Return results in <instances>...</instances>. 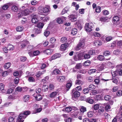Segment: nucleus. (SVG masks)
Here are the masks:
<instances>
[{
    "label": "nucleus",
    "mask_w": 122,
    "mask_h": 122,
    "mask_svg": "<svg viewBox=\"0 0 122 122\" xmlns=\"http://www.w3.org/2000/svg\"><path fill=\"white\" fill-rule=\"evenodd\" d=\"M103 54L104 56H108L111 55V53L109 51L106 50L103 52Z\"/></svg>",
    "instance_id": "nucleus-16"
},
{
    "label": "nucleus",
    "mask_w": 122,
    "mask_h": 122,
    "mask_svg": "<svg viewBox=\"0 0 122 122\" xmlns=\"http://www.w3.org/2000/svg\"><path fill=\"white\" fill-rule=\"evenodd\" d=\"M72 97L73 98L78 97L80 96V93L79 92L73 89L72 92Z\"/></svg>",
    "instance_id": "nucleus-4"
},
{
    "label": "nucleus",
    "mask_w": 122,
    "mask_h": 122,
    "mask_svg": "<svg viewBox=\"0 0 122 122\" xmlns=\"http://www.w3.org/2000/svg\"><path fill=\"white\" fill-rule=\"evenodd\" d=\"M65 77L63 76H59L57 77V80L60 82H62L65 81Z\"/></svg>",
    "instance_id": "nucleus-10"
},
{
    "label": "nucleus",
    "mask_w": 122,
    "mask_h": 122,
    "mask_svg": "<svg viewBox=\"0 0 122 122\" xmlns=\"http://www.w3.org/2000/svg\"><path fill=\"white\" fill-rule=\"evenodd\" d=\"M96 99L97 101L100 100L101 99L102 97L100 95H98L96 96Z\"/></svg>",
    "instance_id": "nucleus-52"
},
{
    "label": "nucleus",
    "mask_w": 122,
    "mask_h": 122,
    "mask_svg": "<svg viewBox=\"0 0 122 122\" xmlns=\"http://www.w3.org/2000/svg\"><path fill=\"white\" fill-rule=\"evenodd\" d=\"M21 46V48H23L27 46L31 47V46L29 45V43L27 41H25L23 42Z\"/></svg>",
    "instance_id": "nucleus-7"
},
{
    "label": "nucleus",
    "mask_w": 122,
    "mask_h": 122,
    "mask_svg": "<svg viewBox=\"0 0 122 122\" xmlns=\"http://www.w3.org/2000/svg\"><path fill=\"white\" fill-rule=\"evenodd\" d=\"M112 37L110 36L107 37L106 38V40L107 41H110L112 39Z\"/></svg>",
    "instance_id": "nucleus-61"
},
{
    "label": "nucleus",
    "mask_w": 122,
    "mask_h": 122,
    "mask_svg": "<svg viewBox=\"0 0 122 122\" xmlns=\"http://www.w3.org/2000/svg\"><path fill=\"white\" fill-rule=\"evenodd\" d=\"M34 31L35 34H38L41 32V30L37 28L35 29L34 30Z\"/></svg>",
    "instance_id": "nucleus-33"
},
{
    "label": "nucleus",
    "mask_w": 122,
    "mask_h": 122,
    "mask_svg": "<svg viewBox=\"0 0 122 122\" xmlns=\"http://www.w3.org/2000/svg\"><path fill=\"white\" fill-rule=\"evenodd\" d=\"M94 81L95 82V84L97 85L100 82V81L99 78H97L95 79L94 80Z\"/></svg>",
    "instance_id": "nucleus-50"
},
{
    "label": "nucleus",
    "mask_w": 122,
    "mask_h": 122,
    "mask_svg": "<svg viewBox=\"0 0 122 122\" xmlns=\"http://www.w3.org/2000/svg\"><path fill=\"white\" fill-rule=\"evenodd\" d=\"M84 46V40H80V42L76 47L75 49L78 51L81 48L83 49Z\"/></svg>",
    "instance_id": "nucleus-3"
},
{
    "label": "nucleus",
    "mask_w": 122,
    "mask_h": 122,
    "mask_svg": "<svg viewBox=\"0 0 122 122\" xmlns=\"http://www.w3.org/2000/svg\"><path fill=\"white\" fill-rule=\"evenodd\" d=\"M57 94V92H53L50 94V97L51 98L54 97Z\"/></svg>",
    "instance_id": "nucleus-26"
},
{
    "label": "nucleus",
    "mask_w": 122,
    "mask_h": 122,
    "mask_svg": "<svg viewBox=\"0 0 122 122\" xmlns=\"http://www.w3.org/2000/svg\"><path fill=\"white\" fill-rule=\"evenodd\" d=\"M48 86L46 85H44L42 87V89L45 91H46L48 90Z\"/></svg>",
    "instance_id": "nucleus-44"
},
{
    "label": "nucleus",
    "mask_w": 122,
    "mask_h": 122,
    "mask_svg": "<svg viewBox=\"0 0 122 122\" xmlns=\"http://www.w3.org/2000/svg\"><path fill=\"white\" fill-rule=\"evenodd\" d=\"M117 45L118 46L120 47L122 46V41H120L117 43Z\"/></svg>",
    "instance_id": "nucleus-62"
},
{
    "label": "nucleus",
    "mask_w": 122,
    "mask_h": 122,
    "mask_svg": "<svg viewBox=\"0 0 122 122\" xmlns=\"http://www.w3.org/2000/svg\"><path fill=\"white\" fill-rule=\"evenodd\" d=\"M85 101L86 102L90 104H93L94 102V100L90 97H88L86 99Z\"/></svg>",
    "instance_id": "nucleus-17"
},
{
    "label": "nucleus",
    "mask_w": 122,
    "mask_h": 122,
    "mask_svg": "<svg viewBox=\"0 0 122 122\" xmlns=\"http://www.w3.org/2000/svg\"><path fill=\"white\" fill-rule=\"evenodd\" d=\"M61 55L59 53H57L54 54L51 57V61L56 59V58L60 57Z\"/></svg>",
    "instance_id": "nucleus-11"
},
{
    "label": "nucleus",
    "mask_w": 122,
    "mask_h": 122,
    "mask_svg": "<svg viewBox=\"0 0 122 122\" xmlns=\"http://www.w3.org/2000/svg\"><path fill=\"white\" fill-rule=\"evenodd\" d=\"M78 114V112L75 111H73L71 112L70 115L71 116L73 117H76Z\"/></svg>",
    "instance_id": "nucleus-13"
},
{
    "label": "nucleus",
    "mask_w": 122,
    "mask_h": 122,
    "mask_svg": "<svg viewBox=\"0 0 122 122\" xmlns=\"http://www.w3.org/2000/svg\"><path fill=\"white\" fill-rule=\"evenodd\" d=\"M9 8L8 4H6L4 5L2 7V9L4 10H7Z\"/></svg>",
    "instance_id": "nucleus-38"
},
{
    "label": "nucleus",
    "mask_w": 122,
    "mask_h": 122,
    "mask_svg": "<svg viewBox=\"0 0 122 122\" xmlns=\"http://www.w3.org/2000/svg\"><path fill=\"white\" fill-rule=\"evenodd\" d=\"M72 85V84L71 83H69L67 84L66 87L67 88L66 90V91H68L69 89L70 88Z\"/></svg>",
    "instance_id": "nucleus-25"
},
{
    "label": "nucleus",
    "mask_w": 122,
    "mask_h": 122,
    "mask_svg": "<svg viewBox=\"0 0 122 122\" xmlns=\"http://www.w3.org/2000/svg\"><path fill=\"white\" fill-rule=\"evenodd\" d=\"M71 118L70 117L68 118L67 119H64L65 122H71Z\"/></svg>",
    "instance_id": "nucleus-64"
},
{
    "label": "nucleus",
    "mask_w": 122,
    "mask_h": 122,
    "mask_svg": "<svg viewBox=\"0 0 122 122\" xmlns=\"http://www.w3.org/2000/svg\"><path fill=\"white\" fill-rule=\"evenodd\" d=\"M79 56L78 55L77 56H74V59L75 61H77V60H80L81 58L79 57Z\"/></svg>",
    "instance_id": "nucleus-47"
},
{
    "label": "nucleus",
    "mask_w": 122,
    "mask_h": 122,
    "mask_svg": "<svg viewBox=\"0 0 122 122\" xmlns=\"http://www.w3.org/2000/svg\"><path fill=\"white\" fill-rule=\"evenodd\" d=\"M27 58L25 57L21 56L20 57V60L21 61L24 62L26 61Z\"/></svg>",
    "instance_id": "nucleus-58"
},
{
    "label": "nucleus",
    "mask_w": 122,
    "mask_h": 122,
    "mask_svg": "<svg viewBox=\"0 0 122 122\" xmlns=\"http://www.w3.org/2000/svg\"><path fill=\"white\" fill-rule=\"evenodd\" d=\"M40 53V52L38 51H35L33 52V55L34 56H37Z\"/></svg>",
    "instance_id": "nucleus-48"
},
{
    "label": "nucleus",
    "mask_w": 122,
    "mask_h": 122,
    "mask_svg": "<svg viewBox=\"0 0 122 122\" xmlns=\"http://www.w3.org/2000/svg\"><path fill=\"white\" fill-rule=\"evenodd\" d=\"M93 86L92 85H90L89 86L88 88H84V92L86 91V92H84V94L88 93L90 90H91Z\"/></svg>",
    "instance_id": "nucleus-20"
},
{
    "label": "nucleus",
    "mask_w": 122,
    "mask_h": 122,
    "mask_svg": "<svg viewBox=\"0 0 122 122\" xmlns=\"http://www.w3.org/2000/svg\"><path fill=\"white\" fill-rule=\"evenodd\" d=\"M26 116L23 113L20 114L19 117L18 121L16 122H23L24 121V119L25 118Z\"/></svg>",
    "instance_id": "nucleus-6"
},
{
    "label": "nucleus",
    "mask_w": 122,
    "mask_h": 122,
    "mask_svg": "<svg viewBox=\"0 0 122 122\" xmlns=\"http://www.w3.org/2000/svg\"><path fill=\"white\" fill-rule=\"evenodd\" d=\"M93 44L94 45L97 47H99L102 44V43L98 41H95Z\"/></svg>",
    "instance_id": "nucleus-19"
},
{
    "label": "nucleus",
    "mask_w": 122,
    "mask_h": 122,
    "mask_svg": "<svg viewBox=\"0 0 122 122\" xmlns=\"http://www.w3.org/2000/svg\"><path fill=\"white\" fill-rule=\"evenodd\" d=\"M23 28V27L22 26H18L16 28V30L18 31H21L22 30Z\"/></svg>",
    "instance_id": "nucleus-37"
},
{
    "label": "nucleus",
    "mask_w": 122,
    "mask_h": 122,
    "mask_svg": "<svg viewBox=\"0 0 122 122\" xmlns=\"http://www.w3.org/2000/svg\"><path fill=\"white\" fill-rule=\"evenodd\" d=\"M8 122H14L15 118L13 117H9L8 120Z\"/></svg>",
    "instance_id": "nucleus-35"
},
{
    "label": "nucleus",
    "mask_w": 122,
    "mask_h": 122,
    "mask_svg": "<svg viewBox=\"0 0 122 122\" xmlns=\"http://www.w3.org/2000/svg\"><path fill=\"white\" fill-rule=\"evenodd\" d=\"M24 100L25 102H26L28 101L29 100V96L26 95L24 96Z\"/></svg>",
    "instance_id": "nucleus-34"
},
{
    "label": "nucleus",
    "mask_w": 122,
    "mask_h": 122,
    "mask_svg": "<svg viewBox=\"0 0 122 122\" xmlns=\"http://www.w3.org/2000/svg\"><path fill=\"white\" fill-rule=\"evenodd\" d=\"M22 11L24 15H27L30 13L29 10L28 9H26Z\"/></svg>",
    "instance_id": "nucleus-22"
},
{
    "label": "nucleus",
    "mask_w": 122,
    "mask_h": 122,
    "mask_svg": "<svg viewBox=\"0 0 122 122\" xmlns=\"http://www.w3.org/2000/svg\"><path fill=\"white\" fill-rule=\"evenodd\" d=\"M117 96L119 97L122 95V91L119 90L117 92Z\"/></svg>",
    "instance_id": "nucleus-56"
},
{
    "label": "nucleus",
    "mask_w": 122,
    "mask_h": 122,
    "mask_svg": "<svg viewBox=\"0 0 122 122\" xmlns=\"http://www.w3.org/2000/svg\"><path fill=\"white\" fill-rule=\"evenodd\" d=\"M28 81L30 82H35V80L33 77L30 76L29 78Z\"/></svg>",
    "instance_id": "nucleus-51"
},
{
    "label": "nucleus",
    "mask_w": 122,
    "mask_h": 122,
    "mask_svg": "<svg viewBox=\"0 0 122 122\" xmlns=\"http://www.w3.org/2000/svg\"><path fill=\"white\" fill-rule=\"evenodd\" d=\"M95 11L97 13H99L101 11V8L99 6H97L95 9Z\"/></svg>",
    "instance_id": "nucleus-40"
},
{
    "label": "nucleus",
    "mask_w": 122,
    "mask_h": 122,
    "mask_svg": "<svg viewBox=\"0 0 122 122\" xmlns=\"http://www.w3.org/2000/svg\"><path fill=\"white\" fill-rule=\"evenodd\" d=\"M11 10L13 12H16L18 11V9L17 6L15 5H14L12 7Z\"/></svg>",
    "instance_id": "nucleus-21"
},
{
    "label": "nucleus",
    "mask_w": 122,
    "mask_h": 122,
    "mask_svg": "<svg viewBox=\"0 0 122 122\" xmlns=\"http://www.w3.org/2000/svg\"><path fill=\"white\" fill-rule=\"evenodd\" d=\"M50 11V9L46 7L43 8L40 6L38 8V13L41 15H42L43 13H47Z\"/></svg>",
    "instance_id": "nucleus-2"
},
{
    "label": "nucleus",
    "mask_w": 122,
    "mask_h": 122,
    "mask_svg": "<svg viewBox=\"0 0 122 122\" xmlns=\"http://www.w3.org/2000/svg\"><path fill=\"white\" fill-rule=\"evenodd\" d=\"M121 51L119 49H117L113 51V53L115 55H118L120 53Z\"/></svg>",
    "instance_id": "nucleus-49"
},
{
    "label": "nucleus",
    "mask_w": 122,
    "mask_h": 122,
    "mask_svg": "<svg viewBox=\"0 0 122 122\" xmlns=\"http://www.w3.org/2000/svg\"><path fill=\"white\" fill-rule=\"evenodd\" d=\"M24 15V14L23 13L22 11H21L18 14V18H21Z\"/></svg>",
    "instance_id": "nucleus-46"
},
{
    "label": "nucleus",
    "mask_w": 122,
    "mask_h": 122,
    "mask_svg": "<svg viewBox=\"0 0 122 122\" xmlns=\"http://www.w3.org/2000/svg\"><path fill=\"white\" fill-rule=\"evenodd\" d=\"M11 65V64L10 62L7 63L5 64L4 65V68L6 69H7L9 68Z\"/></svg>",
    "instance_id": "nucleus-30"
},
{
    "label": "nucleus",
    "mask_w": 122,
    "mask_h": 122,
    "mask_svg": "<svg viewBox=\"0 0 122 122\" xmlns=\"http://www.w3.org/2000/svg\"><path fill=\"white\" fill-rule=\"evenodd\" d=\"M101 92V91L100 89L95 90H93L92 92L90 93V94L91 95H95L96 94H97L100 93Z\"/></svg>",
    "instance_id": "nucleus-12"
},
{
    "label": "nucleus",
    "mask_w": 122,
    "mask_h": 122,
    "mask_svg": "<svg viewBox=\"0 0 122 122\" xmlns=\"http://www.w3.org/2000/svg\"><path fill=\"white\" fill-rule=\"evenodd\" d=\"M77 31V29L76 28H74L72 30V31L71 32V34L73 35H74L76 34Z\"/></svg>",
    "instance_id": "nucleus-27"
},
{
    "label": "nucleus",
    "mask_w": 122,
    "mask_h": 122,
    "mask_svg": "<svg viewBox=\"0 0 122 122\" xmlns=\"http://www.w3.org/2000/svg\"><path fill=\"white\" fill-rule=\"evenodd\" d=\"M119 20V17L118 16H116L114 17L112 20L114 22V23H117L118 22Z\"/></svg>",
    "instance_id": "nucleus-18"
},
{
    "label": "nucleus",
    "mask_w": 122,
    "mask_h": 122,
    "mask_svg": "<svg viewBox=\"0 0 122 122\" xmlns=\"http://www.w3.org/2000/svg\"><path fill=\"white\" fill-rule=\"evenodd\" d=\"M88 53L90 56L92 55H94L96 53L95 51L94 50L91 49L88 51Z\"/></svg>",
    "instance_id": "nucleus-23"
},
{
    "label": "nucleus",
    "mask_w": 122,
    "mask_h": 122,
    "mask_svg": "<svg viewBox=\"0 0 122 122\" xmlns=\"http://www.w3.org/2000/svg\"><path fill=\"white\" fill-rule=\"evenodd\" d=\"M31 21L32 23H36L38 22V20L36 15H35L33 16L32 18Z\"/></svg>",
    "instance_id": "nucleus-15"
},
{
    "label": "nucleus",
    "mask_w": 122,
    "mask_h": 122,
    "mask_svg": "<svg viewBox=\"0 0 122 122\" xmlns=\"http://www.w3.org/2000/svg\"><path fill=\"white\" fill-rule=\"evenodd\" d=\"M107 17H102L100 18V20L102 21H105L107 20Z\"/></svg>",
    "instance_id": "nucleus-36"
},
{
    "label": "nucleus",
    "mask_w": 122,
    "mask_h": 122,
    "mask_svg": "<svg viewBox=\"0 0 122 122\" xmlns=\"http://www.w3.org/2000/svg\"><path fill=\"white\" fill-rule=\"evenodd\" d=\"M91 61L89 60H87L84 62V66H88L90 65Z\"/></svg>",
    "instance_id": "nucleus-29"
},
{
    "label": "nucleus",
    "mask_w": 122,
    "mask_h": 122,
    "mask_svg": "<svg viewBox=\"0 0 122 122\" xmlns=\"http://www.w3.org/2000/svg\"><path fill=\"white\" fill-rule=\"evenodd\" d=\"M65 110L67 112H69L71 111L72 108L71 107H66L65 109Z\"/></svg>",
    "instance_id": "nucleus-55"
},
{
    "label": "nucleus",
    "mask_w": 122,
    "mask_h": 122,
    "mask_svg": "<svg viewBox=\"0 0 122 122\" xmlns=\"http://www.w3.org/2000/svg\"><path fill=\"white\" fill-rule=\"evenodd\" d=\"M53 72L55 74H59L60 72V71L59 69H56L53 71Z\"/></svg>",
    "instance_id": "nucleus-39"
},
{
    "label": "nucleus",
    "mask_w": 122,
    "mask_h": 122,
    "mask_svg": "<svg viewBox=\"0 0 122 122\" xmlns=\"http://www.w3.org/2000/svg\"><path fill=\"white\" fill-rule=\"evenodd\" d=\"M50 33V32L49 31L45 30L44 33V35L46 37H47L49 35Z\"/></svg>",
    "instance_id": "nucleus-53"
},
{
    "label": "nucleus",
    "mask_w": 122,
    "mask_h": 122,
    "mask_svg": "<svg viewBox=\"0 0 122 122\" xmlns=\"http://www.w3.org/2000/svg\"><path fill=\"white\" fill-rule=\"evenodd\" d=\"M110 57H109V58H108L105 59V57L103 55H99L97 56V60H98L100 61H102L104 60H108L110 59Z\"/></svg>",
    "instance_id": "nucleus-5"
},
{
    "label": "nucleus",
    "mask_w": 122,
    "mask_h": 122,
    "mask_svg": "<svg viewBox=\"0 0 122 122\" xmlns=\"http://www.w3.org/2000/svg\"><path fill=\"white\" fill-rule=\"evenodd\" d=\"M67 39L66 37H62L61 39V41L62 43L66 42Z\"/></svg>",
    "instance_id": "nucleus-31"
},
{
    "label": "nucleus",
    "mask_w": 122,
    "mask_h": 122,
    "mask_svg": "<svg viewBox=\"0 0 122 122\" xmlns=\"http://www.w3.org/2000/svg\"><path fill=\"white\" fill-rule=\"evenodd\" d=\"M102 14L105 15H107L109 14V12L107 10H103L102 12Z\"/></svg>",
    "instance_id": "nucleus-63"
},
{
    "label": "nucleus",
    "mask_w": 122,
    "mask_h": 122,
    "mask_svg": "<svg viewBox=\"0 0 122 122\" xmlns=\"http://www.w3.org/2000/svg\"><path fill=\"white\" fill-rule=\"evenodd\" d=\"M69 46V44L67 43H65L62 44L61 46L60 50L62 51H65L68 47Z\"/></svg>",
    "instance_id": "nucleus-8"
},
{
    "label": "nucleus",
    "mask_w": 122,
    "mask_h": 122,
    "mask_svg": "<svg viewBox=\"0 0 122 122\" xmlns=\"http://www.w3.org/2000/svg\"><path fill=\"white\" fill-rule=\"evenodd\" d=\"M8 50L12 51L14 49V47L12 45L9 44L7 47Z\"/></svg>",
    "instance_id": "nucleus-24"
},
{
    "label": "nucleus",
    "mask_w": 122,
    "mask_h": 122,
    "mask_svg": "<svg viewBox=\"0 0 122 122\" xmlns=\"http://www.w3.org/2000/svg\"><path fill=\"white\" fill-rule=\"evenodd\" d=\"M99 106L98 104H96L94 106L93 109L95 110H97L99 108Z\"/></svg>",
    "instance_id": "nucleus-57"
},
{
    "label": "nucleus",
    "mask_w": 122,
    "mask_h": 122,
    "mask_svg": "<svg viewBox=\"0 0 122 122\" xmlns=\"http://www.w3.org/2000/svg\"><path fill=\"white\" fill-rule=\"evenodd\" d=\"M56 39L54 37H52L50 39V41L52 43H53L55 42Z\"/></svg>",
    "instance_id": "nucleus-59"
},
{
    "label": "nucleus",
    "mask_w": 122,
    "mask_h": 122,
    "mask_svg": "<svg viewBox=\"0 0 122 122\" xmlns=\"http://www.w3.org/2000/svg\"><path fill=\"white\" fill-rule=\"evenodd\" d=\"M35 98L37 101L41 100L42 99L41 96L39 94H38L36 96H35Z\"/></svg>",
    "instance_id": "nucleus-28"
},
{
    "label": "nucleus",
    "mask_w": 122,
    "mask_h": 122,
    "mask_svg": "<svg viewBox=\"0 0 122 122\" xmlns=\"http://www.w3.org/2000/svg\"><path fill=\"white\" fill-rule=\"evenodd\" d=\"M90 56L88 53L84 55V59H88L90 57Z\"/></svg>",
    "instance_id": "nucleus-54"
},
{
    "label": "nucleus",
    "mask_w": 122,
    "mask_h": 122,
    "mask_svg": "<svg viewBox=\"0 0 122 122\" xmlns=\"http://www.w3.org/2000/svg\"><path fill=\"white\" fill-rule=\"evenodd\" d=\"M80 110L81 111V113L82 114L84 112V107L83 106H81Z\"/></svg>",
    "instance_id": "nucleus-60"
},
{
    "label": "nucleus",
    "mask_w": 122,
    "mask_h": 122,
    "mask_svg": "<svg viewBox=\"0 0 122 122\" xmlns=\"http://www.w3.org/2000/svg\"><path fill=\"white\" fill-rule=\"evenodd\" d=\"M104 98L106 101H109L111 99V97L109 95H107L104 96Z\"/></svg>",
    "instance_id": "nucleus-42"
},
{
    "label": "nucleus",
    "mask_w": 122,
    "mask_h": 122,
    "mask_svg": "<svg viewBox=\"0 0 122 122\" xmlns=\"http://www.w3.org/2000/svg\"><path fill=\"white\" fill-rule=\"evenodd\" d=\"M43 25V24L41 22L39 23L37 25V26L39 28H42Z\"/></svg>",
    "instance_id": "nucleus-41"
},
{
    "label": "nucleus",
    "mask_w": 122,
    "mask_h": 122,
    "mask_svg": "<svg viewBox=\"0 0 122 122\" xmlns=\"http://www.w3.org/2000/svg\"><path fill=\"white\" fill-rule=\"evenodd\" d=\"M94 26L93 23H89L86 24L84 27L85 31L87 32H89L93 30Z\"/></svg>",
    "instance_id": "nucleus-1"
},
{
    "label": "nucleus",
    "mask_w": 122,
    "mask_h": 122,
    "mask_svg": "<svg viewBox=\"0 0 122 122\" xmlns=\"http://www.w3.org/2000/svg\"><path fill=\"white\" fill-rule=\"evenodd\" d=\"M82 66V65L80 63L77 64L75 67L76 69H79L81 68Z\"/></svg>",
    "instance_id": "nucleus-45"
},
{
    "label": "nucleus",
    "mask_w": 122,
    "mask_h": 122,
    "mask_svg": "<svg viewBox=\"0 0 122 122\" xmlns=\"http://www.w3.org/2000/svg\"><path fill=\"white\" fill-rule=\"evenodd\" d=\"M70 20L71 21L74 22L76 21V20L77 16L76 15H71L69 16Z\"/></svg>",
    "instance_id": "nucleus-9"
},
{
    "label": "nucleus",
    "mask_w": 122,
    "mask_h": 122,
    "mask_svg": "<svg viewBox=\"0 0 122 122\" xmlns=\"http://www.w3.org/2000/svg\"><path fill=\"white\" fill-rule=\"evenodd\" d=\"M53 50L51 49H46L45 50L44 52L47 55H49L53 51Z\"/></svg>",
    "instance_id": "nucleus-14"
},
{
    "label": "nucleus",
    "mask_w": 122,
    "mask_h": 122,
    "mask_svg": "<svg viewBox=\"0 0 122 122\" xmlns=\"http://www.w3.org/2000/svg\"><path fill=\"white\" fill-rule=\"evenodd\" d=\"M57 22L59 24H62L63 22V21L62 19L58 18H57L56 20Z\"/></svg>",
    "instance_id": "nucleus-32"
},
{
    "label": "nucleus",
    "mask_w": 122,
    "mask_h": 122,
    "mask_svg": "<svg viewBox=\"0 0 122 122\" xmlns=\"http://www.w3.org/2000/svg\"><path fill=\"white\" fill-rule=\"evenodd\" d=\"M29 10L30 12H31L35 11L36 9L35 7H30Z\"/></svg>",
    "instance_id": "nucleus-43"
}]
</instances>
